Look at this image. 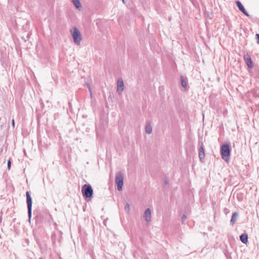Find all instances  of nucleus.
Instances as JSON below:
<instances>
[{
	"label": "nucleus",
	"instance_id": "obj_17",
	"mask_svg": "<svg viewBox=\"0 0 259 259\" xmlns=\"http://www.w3.org/2000/svg\"><path fill=\"white\" fill-rule=\"evenodd\" d=\"M187 219V217L186 215L185 214H183L182 217V223L183 224L184 221L186 220V219Z\"/></svg>",
	"mask_w": 259,
	"mask_h": 259
},
{
	"label": "nucleus",
	"instance_id": "obj_13",
	"mask_svg": "<svg viewBox=\"0 0 259 259\" xmlns=\"http://www.w3.org/2000/svg\"><path fill=\"white\" fill-rule=\"evenodd\" d=\"M145 131L148 134H151L152 132V127L149 122H146Z\"/></svg>",
	"mask_w": 259,
	"mask_h": 259
},
{
	"label": "nucleus",
	"instance_id": "obj_5",
	"mask_svg": "<svg viewBox=\"0 0 259 259\" xmlns=\"http://www.w3.org/2000/svg\"><path fill=\"white\" fill-rule=\"evenodd\" d=\"M26 202L27 204V209H28V215L29 218V221H30L31 215H32V198L29 192L27 191L26 193Z\"/></svg>",
	"mask_w": 259,
	"mask_h": 259
},
{
	"label": "nucleus",
	"instance_id": "obj_19",
	"mask_svg": "<svg viewBox=\"0 0 259 259\" xmlns=\"http://www.w3.org/2000/svg\"><path fill=\"white\" fill-rule=\"evenodd\" d=\"M256 39H257L256 42L259 45V34H256L255 35Z\"/></svg>",
	"mask_w": 259,
	"mask_h": 259
},
{
	"label": "nucleus",
	"instance_id": "obj_16",
	"mask_svg": "<svg viewBox=\"0 0 259 259\" xmlns=\"http://www.w3.org/2000/svg\"><path fill=\"white\" fill-rule=\"evenodd\" d=\"M131 207L130 205L128 203H126L125 207H124V210L125 211L128 212L130 210Z\"/></svg>",
	"mask_w": 259,
	"mask_h": 259
},
{
	"label": "nucleus",
	"instance_id": "obj_14",
	"mask_svg": "<svg viewBox=\"0 0 259 259\" xmlns=\"http://www.w3.org/2000/svg\"><path fill=\"white\" fill-rule=\"evenodd\" d=\"M238 215V213L237 212H235L232 214L231 220L230 221L231 224L233 225L237 221V217Z\"/></svg>",
	"mask_w": 259,
	"mask_h": 259
},
{
	"label": "nucleus",
	"instance_id": "obj_2",
	"mask_svg": "<svg viewBox=\"0 0 259 259\" xmlns=\"http://www.w3.org/2000/svg\"><path fill=\"white\" fill-rule=\"evenodd\" d=\"M230 151V147L228 144H223L221 146V152L222 158L226 161L229 159Z\"/></svg>",
	"mask_w": 259,
	"mask_h": 259
},
{
	"label": "nucleus",
	"instance_id": "obj_23",
	"mask_svg": "<svg viewBox=\"0 0 259 259\" xmlns=\"http://www.w3.org/2000/svg\"><path fill=\"white\" fill-rule=\"evenodd\" d=\"M122 2L125 4V0H122Z\"/></svg>",
	"mask_w": 259,
	"mask_h": 259
},
{
	"label": "nucleus",
	"instance_id": "obj_12",
	"mask_svg": "<svg viewBox=\"0 0 259 259\" xmlns=\"http://www.w3.org/2000/svg\"><path fill=\"white\" fill-rule=\"evenodd\" d=\"M240 239L242 243L246 244L248 241L247 234L246 233L241 234L240 236Z\"/></svg>",
	"mask_w": 259,
	"mask_h": 259
},
{
	"label": "nucleus",
	"instance_id": "obj_18",
	"mask_svg": "<svg viewBox=\"0 0 259 259\" xmlns=\"http://www.w3.org/2000/svg\"><path fill=\"white\" fill-rule=\"evenodd\" d=\"M11 160L9 159L8 161V169L9 170L11 168Z\"/></svg>",
	"mask_w": 259,
	"mask_h": 259
},
{
	"label": "nucleus",
	"instance_id": "obj_20",
	"mask_svg": "<svg viewBox=\"0 0 259 259\" xmlns=\"http://www.w3.org/2000/svg\"><path fill=\"white\" fill-rule=\"evenodd\" d=\"M87 86L89 88V90L90 91V92H91V96H92V93H91V87L90 86V85L89 84H87Z\"/></svg>",
	"mask_w": 259,
	"mask_h": 259
},
{
	"label": "nucleus",
	"instance_id": "obj_22",
	"mask_svg": "<svg viewBox=\"0 0 259 259\" xmlns=\"http://www.w3.org/2000/svg\"><path fill=\"white\" fill-rule=\"evenodd\" d=\"M164 184H165V185H167L168 184V180H165Z\"/></svg>",
	"mask_w": 259,
	"mask_h": 259
},
{
	"label": "nucleus",
	"instance_id": "obj_3",
	"mask_svg": "<svg viewBox=\"0 0 259 259\" xmlns=\"http://www.w3.org/2000/svg\"><path fill=\"white\" fill-rule=\"evenodd\" d=\"M72 36L74 43L77 45H80V41L82 39L81 35L79 30L75 27L73 29Z\"/></svg>",
	"mask_w": 259,
	"mask_h": 259
},
{
	"label": "nucleus",
	"instance_id": "obj_7",
	"mask_svg": "<svg viewBox=\"0 0 259 259\" xmlns=\"http://www.w3.org/2000/svg\"><path fill=\"white\" fill-rule=\"evenodd\" d=\"M180 80L181 82V85L184 88L183 91L185 92L188 91L189 89L188 78L183 76H181Z\"/></svg>",
	"mask_w": 259,
	"mask_h": 259
},
{
	"label": "nucleus",
	"instance_id": "obj_4",
	"mask_svg": "<svg viewBox=\"0 0 259 259\" xmlns=\"http://www.w3.org/2000/svg\"><path fill=\"white\" fill-rule=\"evenodd\" d=\"M115 183L117 185V190L118 191H121L123 185V177L120 171H118L116 174Z\"/></svg>",
	"mask_w": 259,
	"mask_h": 259
},
{
	"label": "nucleus",
	"instance_id": "obj_1",
	"mask_svg": "<svg viewBox=\"0 0 259 259\" xmlns=\"http://www.w3.org/2000/svg\"><path fill=\"white\" fill-rule=\"evenodd\" d=\"M81 191L83 196L85 199H90L93 197V189L90 184H85L82 187Z\"/></svg>",
	"mask_w": 259,
	"mask_h": 259
},
{
	"label": "nucleus",
	"instance_id": "obj_21",
	"mask_svg": "<svg viewBox=\"0 0 259 259\" xmlns=\"http://www.w3.org/2000/svg\"><path fill=\"white\" fill-rule=\"evenodd\" d=\"M12 124L13 126L14 127L15 122H14V119H13L12 121Z\"/></svg>",
	"mask_w": 259,
	"mask_h": 259
},
{
	"label": "nucleus",
	"instance_id": "obj_11",
	"mask_svg": "<svg viewBox=\"0 0 259 259\" xmlns=\"http://www.w3.org/2000/svg\"><path fill=\"white\" fill-rule=\"evenodd\" d=\"M244 59L247 66L249 68H252L253 65L250 56L248 54L245 55L244 56Z\"/></svg>",
	"mask_w": 259,
	"mask_h": 259
},
{
	"label": "nucleus",
	"instance_id": "obj_6",
	"mask_svg": "<svg viewBox=\"0 0 259 259\" xmlns=\"http://www.w3.org/2000/svg\"><path fill=\"white\" fill-rule=\"evenodd\" d=\"M199 148L198 149L199 152V158L201 162H204V159L205 158V150L204 148L203 144L202 142H199L198 143Z\"/></svg>",
	"mask_w": 259,
	"mask_h": 259
},
{
	"label": "nucleus",
	"instance_id": "obj_15",
	"mask_svg": "<svg viewBox=\"0 0 259 259\" xmlns=\"http://www.w3.org/2000/svg\"><path fill=\"white\" fill-rule=\"evenodd\" d=\"M72 2L77 9H79L81 7V4L79 0H72Z\"/></svg>",
	"mask_w": 259,
	"mask_h": 259
},
{
	"label": "nucleus",
	"instance_id": "obj_9",
	"mask_svg": "<svg viewBox=\"0 0 259 259\" xmlns=\"http://www.w3.org/2000/svg\"><path fill=\"white\" fill-rule=\"evenodd\" d=\"M143 218L147 222H150L151 220V212L150 208H147L144 213Z\"/></svg>",
	"mask_w": 259,
	"mask_h": 259
},
{
	"label": "nucleus",
	"instance_id": "obj_8",
	"mask_svg": "<svg viewBox=\"0 0 259 259\" xmlns=\"http://www.w3.org/2000/svg\"><path fill=\"white\" fill-rule=\"evenodd\" d=\"M124 90V83L123 80L121 78H119L117 80V92L119 95L121 94L122 92Z\"/></svg>",
	"mask_w": 259,
	"mask_h": 259
},
{
	"label": "nucleus",
	"instance_id": "obj_10",
	"mask_svg": "<svg viewBox=\"0 0 259 259\" xmlns=\"http://www.w3.org/2000/svg\"><path fill=\"white\" fill-rule=\"evenodd\" d=\"M235 3L238 7L239 10L245 16L249 17V15L247 12V11L245 10V8H244L243 6L241 4V3L239 1H236Z\"/></svg>",
	"mask_w": 259,
	"mask_h": 259
}]
</instances>
